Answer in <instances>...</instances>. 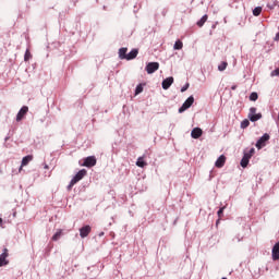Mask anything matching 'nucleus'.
I'll return each instance as SVG.
<instances>
[{
  "label": "nucleus",
  "mask_w": 279,
  "mask_h": 279,
  "mask_svg": "<svg viewBox=\"0 0 279 279\" xmlns=\"http://www.w3.org/2000/svg\"><path fill=\"white\" fill-rule=\"evenodd\" d=\"M223 165H226V157L223 155H221L215 162V167H217V169H221L223 167Z\"/></svg>",
  "instance_id": "14"
},
{
  "label": "nucleus",
  "mask_w": 279,
  "mask_h": 279,
  "mask_svg": "<svg viewBox=\"0 0 279 279\" xmlns=\"http://www.w3.org/2000/svg\"><path fill=\"white\" fill-rule=\"evenodd\" d=\"M279 75V68H277L276 70H274L271 72V77L278 76Z\"/></svg>",
  "instance_id": "30"
},
{
  "label": "nucleus",
  "mask_w": 279,
  "mask_h": 279,
  "mask_svg": "<svg viewBox=\"0 0 279 279\" xmlns=\"http://www.w3.org/2000/svg\"><path fill=\"white\" fill-rule=\"evenodd\" d=\"M202 134H204V131H202L201 128H195L191 132L192 138H199L202 136Z\"/></svg>",
  "instance_id": "12"
},
{
  "label": "nucleus",
  "mask_w": 279,
  "mask_h": 279,
  "mask_svg": "<svg viewBox=\"0 0 279 279\" xmlns=\"http://www.w3.org/2000/svg\"><path fill=\"white\" fill-rule=\"evenodd\" d=\"M97 159L95 157H87L84 159L83 167H95Z\"/></svg>",
  "instance_id": "9"
},
{
  "label": "nucleus",
  "mask_w": 279,
  "mask_h": 279,
  "mask_svg": "<svg viewBox=\"0 0 279 279\" xmlns=\"http://www.w3.org/2000/svg\"><path fill=\"white\" fill-rule=\"evenodd\" d=\"M92 230L93 229L88 225L85 226V227H82L80 229V236H81V239H86V236H88L90 234Z\"/></svg>",
  "instance_id": "6"
},
{
  "label": "nucleus",
  "mask_w": 279,
  "mask_h": 279,
  "mask_svg": "<svg viewBox=\"0 0 279 279\" xmlns=\"http://www.w3.org/2000/svg\"><path fill=\"white\" fill-rule=\"evenodd\" d=\"M226 69H228V62L222 61V62L218 65V71H226Z\"/></svg>",
  "instance_id": "22"
},
{
  "label": "nucleus",
  "mask_w": 279,
  "mask_h": 279,
  "mask_svg": "<svg viewBox=\"0 0 279 279\" xmlns=\"http://www.w3.org/2000/svg\"><path fill=\"white\" fill-rule=\"evenodd\" d=\"M248 119L252 121V123H256V121H259V119H263V113H256V108L251 107L248 112Z\"/></svg>",
  "instance_id": "2"
},
{
  "label": "nucleus",
  "mask_w": 279,
  "mask_h": 279,
  "mask_svg": "<svg viewBox=\"0 0 279 279\" xmlns=\"http://www.w3.org/2000/svg\"><path fill=\"white\" fill-rule=\"evenodd\" d=\"M260 12H263V8L257 7L253 10L254 16H260Z\"/></svg>",
  "instance_id": "25"
},
{
  "label": "nucleus",
  "mask_w": 279,
  "mask_h": 279,
  "mask_svg": "<svg viewBox=\"0 0 279 279\" xmlns=\"http://www.w3.org/2000/svg\"><path fill=\"white\" fill-rule=\"evenodd\" d=\"M186 90H189V83L181 88V93H186Z\"/></svg>",
  "instance_id": "31"
},
{
  "label": "nucleus",
  "mask_w": 279,
  "mask_h": 279,
  "mask_svg": "<svg viewBox=\"0 0 279 279\" xmlns=\"http://www.w3.org/2000/svg\"><path fill=\"white\" fill-rule=\"evenodd\" d=\"M0 228H3V218H0Z\"/></svg>",
  "instance_id": "34"
},
{
  "label": "nucleus",
  "mask_w": 279,
  "mask_h": 279,
  "mask_svg": "<svg viewBox=\"0 0 279 279\" xmlns=\"http://www.w3.org/2000/svg\"><path fill=\"white\" fill-rule=\"evenodd\" d=\"M138 56V49H132L130 53H126V60H134Z\"/></svg>",
  "instance_id": "16"
},
{
  "label": "nucleus",
  "mask_w": 279,
  "mask_h": 279,
  "mask_svg": "<svg viewBox=\"0 0 279 279\" xmlns=\"http://www.w3.org/2000/svg\"><path fill=\"white\" fill-rule=\"evenodd\" d=\"M243 158H246L247 160H250L252 158V155L250 153H245Z\"/></svg>",
  "instance_id": "32"
},
{
  "label": "nucleus",
  "mask_w": 279,
  "mask_h": 279,
  "mask_svg": "<svg viewBox=\"0 0 279 279\" xmlns=\"http://www.w3.org/2000/svg\"><path fill=\"white\" fill-rule=\"evenodd\" d=\"M60 236H62V229H59L53 235L52 241H59Z\"/></svg>",
  "instance_id": "21"
},
{
  "label": "nucleus",
  "mask_w": 279,
  "mask_h": 279,
  "mask_svg": "<svg viewBox=\"0 0 279 279\" xmlns=\"http://www.w3.org/2000/svg\"><path fill=\"white\" fill-rule=\"evenodd\" d=\"M143 93V84H140L135 88V95H141Z\"/></svg>",
  "instance_id": "27"
},
{
  "label": "nucleus",
  "mask_w": 279,
  "mask_h": 279,
  "mask_svg": "<svg viewBox=\"0 0 279 279\" xmlns=\"http://www.w3.org/2000/svg\"><path fill=\"white\" fill-rule=\"evenodd\" d=\"M86 173H87L86 169L80 170L74 175V178L71 180L70 184L68 185V191H71L73 189V186H75V184H77V182H80L81 180H84Z\"/></svg>",
  "instance_id": "1"
},
{
  "label": "nucleus",
  "mask_w": 279,
  "mask_h": 279,
  "mask_svg": "<svg viewBox=\"0 0 279 279\" xmlns=\"http://www.w3.org/2000/svg\"><path fill=\"white\" fill-rule=\"evenodd\" d=\"M272 260H279V241L272 247Z\"/></svg>",
  "instance_id": "13"
},
{
  "label": "nucleus",
  "mask_w": 279,
  "mask_h": 279,
  "mask_svg": "<svg viewBox=\"0 0 279 279\" xmlns=\"http://www.w3.org/2000/svg\"><path fill=\"white\" fill-rule=\"evenodd\" d=\"M247 165H250V160L247 159V157H242L241 167H243V169H245V167H247Z\"/></svg>",
  "instance_id": "23"
},
{
  "label": "nucleus",
  "mask_w": 279,
  "mask_h": 279,
  "mask_svg": "<svg viewBox=\"0 0 279 279\" xmlns=\"http://www.w3.org/2000/svg\"><path fill=\"white\" fill-rule=\"evenodd\" d=\"M32 160H34L33 155H27V156L23 157L22 163H21V167H20V171L23 169V167H27V165H29V162H32Z\"/></svg>",
  "instance_id": "10"
},
{
  "label": "nucleus",
  "mask_w": 279,
  "mask_h": 279,
  "mask_svg": "<svg viewBox=\"0 0 279 279\" xmlns=\"http://www.w3.org/2000/svg\"><path fill=\"white\" fill-rule=\"evenodd\" d=\"M27 112H29V108L27 106L22 107L16 116V121H23Z\"/></svg>",
  "instance_id": "7"
},
{
  "label": "nucleus",
  "mask_w": 279,
  "mask_h": 279,
  "mask_svg": "<svg viewBox=\"0 0 279 279\" xmlns=\"http://www.w3.org/2000/svg\"><path fill=\"white\" fill-rule=\"evenodd\" d=\"M223 210H226V207H221L219 210H218V220L216 222L217 226H219V221H221L222 217H223Z\"/></svg>",
  "instance_id": "19"
},
{
  "label": "nucleus",
  "mask_w": 279,
  "mask_h": 279,
  "mask_svg": "<svg viewBox=\"0 0 279 279\" xmlns=\"http://www.w3.org/2000/svg\"><path fill=\"white\" fill-rule=\"evenodd\" d=\"M242 130H245V128H250V120H243L241 122Z\"/></svg>",
  "instance_id": "26"
},
{
  "label": "nucleus",
  "mask_w": 279,
  "mask_h": 279,
  "mask_svg": "<svg viewBox=\"0 0 279 279\" xmlns=\"http://www.w3.org/2000/svg\"><path fill=\"white\" fill-rule=\"evenodd\" d=\"M222 279H228V278L223 277Z\"/></svg>",
  "instance_id": "37"
},
{
  "label": "nucleus",
  "mask_w": 279,
  "mask_h": 279,
  "mask_svg": "<svg viewBox=\"0 0 279 279\" xmlns=\"http://www.w3.org/2000/svg\"><path fill=\"white\" fill-rule=\"evenodd\" d=\"M45 169H49V167H48V166H46V167H45Z\"/></svg>",
  "instance_id": "36"
},
{
  "label": "nucleus",
  "mask_w": 279,
  "mask_h": 279,
  "mask_svg": "<svg viewBox=\"0 0 279 279\" xmlns=\"http://www.w3.org/2000/svg\"><path fill=\"white\" fill-rule=\"evenodd\" d=\"M256 99H258V94L253 92L251 95H250V100L251 101H256Z\"/></svg>",
  "instance_id": "28"
},
{
  "label": "nucleus",
  "mask_w": 279,
  "mask_h": 279,
  "mask_svg": "<svg viewBox=\"0 0 279 279\" xmlns=\"http://www.w3.org/2000/svg\"><path fill=\"white\" fill-rule=\"evenodd\" d=\"M277 5H278V0H272V2H269L267 4V8H269V10H274Z\"/></svg>",
  "instance_id": "24"
},
{
  "label": "nucleus",
  "mask_w": 279,
  "mask_h": 279,
  "mask_svg": "<svg viewBox=\"0 0 279 279\" xmlns=\"http://www.w3.org/2000/svg\"><path fill=\"white\" fill-rule=\"evenodd\" d=\"M270 136L268 133H265L255 144V147L258 149H263L267 145V141H269Z\"/></svg>",
  "instance_id": "4"
},
{
  "label": "nucleus",
  "mask_w": 279,
  "mask_h": 279,
  "mask_svg": "<svg viewBox=\"0 0 279 279\" xmlns=\"http://www.w3.org/2000/svg\"><path fill=\"white\" fill-rule=\"evenodd\" d=\"M119 58L120 60H128V48L119 49Z\"/></svg>",
  "instance_id": "15"
},
{
  "label": "nucleus",
  "mask_w": 279,
  "mask_h": 279,
  "mask_svg": "<svg viewBox=\"0 0 279 279\" xmlns=\"http://www.w3.org/2000/svg\"><path fill=\"white\" fill-rule=\"evenodd\" d=\"M193 104H195V98L193 96H190L180 107L179 109L180 114H182V112H185V110H189V108H191Z\"/></svg>",
  "instance_id": "3"
},
{
  "label": "nucleus",
  "mask_w": 279,
  "mask_h": 279,
  "mask_svg": "<svg viewBox=\"0 0 279 279\" xmlns=\"http://www.w3.org/2000/svg\"><path fill=\"white\" fill-rule=\"evenodd\" d=\"M136 166L141 167V169L147 167V162H145L143 157L137 158Z\"/></svg>",
  "instance_id": "18"
},
{
  "label": "nucleus",
  "mask_w": 279,
  "mask_h": 279,
  "mask_svg": "<svg viewBox=\"0 0 279 279\" xmlns=\"http://www.w3.org/2000/svg\"><path fill=\"white\" fill-rule=\"evenodd\" d=\"M8 256H10L9 253H8V248H3V252L0 255V267H3V266L9 264V262L7 259Z\"/></svg>",
  "instance_id": "8"
},
{
  "label": "nucleus",
  "mask_w": 279,
  "mask_h": 279,
  "mask_svg": "<svg viewBox=\"0 0 279 279\" xmlns=\"http://www.w3.org/2000/svg\"><path fill=\"white\" fill-rule=\"evenodd\" d=\"M99 236H104V232L99 233Z\"/></svg>",
  "instance_id": "35"
},
{
  "label": "nucleus",
  "mask_w": 279,
  "mask_h": 279,
  "mask_svg": "<svg viewBox=\"0 0 279 279\" xmlns=\"http://www.w3.org/2000/svg\"><path fill=\"white\" fill-rule=\"evenodd\" d=\"M160 69V63L159 62H150L146 65V72L148 75H151V73H156Z\"/></svg>",
  "instance_id": "5"
},
{
  "label": "nucleus",
  "mask_w": 279,
  "mask_h": 279,
  "mask_svg": "<svg viewBox=\"0 0 279 279\" xmlns=\"http://www.w3.org/2000/svg\"><path fill=\"white\" fill-rule=\"evenodd\" d=\"M255 153H256V149H254V148H251L250 151H248V154H250L251 156H254Z\"/></svg>",
  "instance_id": "33"
},
{
  "label": "nucleus",
  "mask_w": 279,
  "mask_h": 279,
  "mask_svg": "<svg viewBox=\"0 0 279 279\" xmlns=\"http://www.w3.org/2000/svg\"><path fill=\"white\" fill-rule=\"evenodd\" d=\"M206 21H208V15L207 14L203 15L202 19L196 23V25L198 27H204V24L206 23Z\"/></svg>",
  "instance_id": "17"
},
{
  "label": "nucleus",
  "mask_w": 279,
  "mask_h": 279,
  "mask_svg": "<svg viewBox=\"0 0 279 279\" xmlns=\"http://www.w3.org/2000/svg\"><path fill=\"white\" fill-rule=\"evenodd\" d=\"M31 58H32V53L29 52V50H26L25 56H24L25 62H27Z\"/></svg>",
  "instance_id": "29"
},
{
  "label": "nucleus",
  "mask_w": 279,
  "mask_h": 279,
  "mask_svg": "<svg viewBox=\"0 0 279 279\" xmlns=\"http://www.w3.org/2000/svg\"><path fill=\"white\" fill-rule=\"evenodd\" d=\"M171 84H173V77H167L166 80L162 81V88L163 90H169L171 88Z\"/></svg>",
  "instance_id": "11"
},
{
  "label": "nucleus",
  "mask_w": 279,
  "mask_h": 279,
  "mask_svg": "<svg viewBox=\"0 0 279 279\" xmlns=\"http://www.w3.org/2000/svg\"><path fill=\"white\" fill-rule=\"evenodd\" d=\"M182 47H184V44L182 43V40H177L173 49H175L177 51H180V49H182Z\"/></svg>",
  "instance_id": "20"
}]
</instances>
